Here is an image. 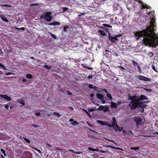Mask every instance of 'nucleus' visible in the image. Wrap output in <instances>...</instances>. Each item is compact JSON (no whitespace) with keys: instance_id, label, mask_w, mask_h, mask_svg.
<instances>
[{"instance_id":"35","label":"nucleus","mask_w":158,"mask_h":158,"mask_svg":"<svg viewBox=\"0 0 158 158\" xmlns=\"http://www.w3.org/2000/svg\"><path fill=\"white\" fill-rule=\"evenodd\" d=\"M69 9V8L66 7H63L62 8V10H63V11L62 12H64L65 11L68 10Z\"/></svg>"},{"instance_id":"42","label":"nucleus","mask_w":158,"mask_h":158,"mask_svg":"<svg viewBox=\"0 0 158 158\" xmlns=\"http://www.w3.org/2000/svg\"><path fill=\"white\" fill-rule=\"evenodd\" d=\"M96 109L95 108H91L88 110L89 112H93Z\"/></svg>"},{"instance_id":"39","label":"nucleus","mask_w":158,"mask_h":158,"mask_svg":"<svg viewBox=\"0 0 158 158\" xmlns=\"http://www.w3.org/2000/svg\"><path fill=\"white\" fill-rule=\"evenodd\" d=\"M10 103H7L5 105V107L6 109H8L9 107V104H10Z\"/></svg>"},{"instance_id":"41","label":"nucleus","mask_w":158,"mask_h":158,"mask_svg":"<svg viewBox=\"0 0 158 158\" xmlns=\"http://www.w3.org/2000/svg\"><path fill=\"white\" fill-rule=\"evenodd\" d=\"M39 5V4L37 3H32L31 4H30V6H38Z\"/></svg>"},{"instance_id":"63","label":"nucleus","mask_w":158,"mask_h":158,"mask_svg":"<svg viewBox=\"0 0 158 158\" xmlns=\"http://www.w3.org/2000/svg\"><path fill=\"white\" fill-rule=\"evenodd\" d=\"M118 67L119 68H121V69H124V70L125 69V68L123 67L122 66H118Z\"/></svg>"},{"instance_id":"55","label":"nucleus","mask_w":158,"mask_h":158,"mask_svg":"<svg viewBox=\"0 0 158 158\" xmlns=\"http://www.w3.org/2000/svg\"><path fill=\"white\" fill-rule=\"evenodd\" d=\"M41 114L40 112H36L35 114V115L36 116H39Z\"/></svg>"},{"instance_id":"21","label":"nucleus","mask_w":158,"mask_h":158,"mask_svg":"<svg viewBox=\"0 0 158 158\" xmlns=\"http://www.w3.org/2000/svg\"><path fill=\"white\" fill-rule=\"evenodd\" d=\"M88 149L90 151H94H94H97V152L99 151V150L98 149H94V148H92L91 147H89L88 148Z\"/></svg>"},{"instance_id":"9","label":"nucleus","mask_w":158,"mask_h":158,"mask_svg":"<svg viewBox=\"0 0 158 158\" xmlns=\"http://www.w3.org/2000/svg\"><path fill=\"white\" fill-rule=\"evenodd\" d=\"M108 37L109 38V40H110L113 43L115 42V41H118V40L117 38V36L115 35L114 37H112L109 33H108Z\"/></svg>"},{"instance_id":"50","label":"nucleus","mask_w":158,"mask_h":158,"mask_svg":"<svg viewBox=\"0 0 158 158\" xmlns=\"http://www.w3.org/2000/svg\"><path fill=\"white\" fill-rule=\"evenodd\" d=\"M88 129H89V130L90 131L94 132L95 133H97V132L93 129H91L90 128H89Z\"/></svg>"},{"instance_id":"48","label":"nucleus","mask_w":158,"mask_h":158,"mask_svg":"<svg viewBox=\"0 0 158 158\" xmlns=\"http://www.w3.org/2000/svg\"><path fill=\"white\" fill-rule=\"evenodd\" d=\"M94 86L91 84H89V87L90 89H93Z\"/></svg>"},{"instance_id":"49","label":"nucleus","mask_w":158,"mask_h":158,"mask_svg":"<svg viewBox=\"0 0 158 158\" xmlns=\"http://www.w3.org/2000/svg\"><path fill=\"white\" fill-rule=\"evenodd\" d=\"M13 73L12 72H8L5 74L6 75H9L12 74Z\"/></svg>"},{"instance_id":"15","label":"nucleus","mask_w":158,"mask_h":158,"mask_svg":"<svg viewBox=\"0 0 158 158\" xmlns=\"http://www.w3.org/2000/svg\"><path fill=\"white\" fill-rule=\"evenodd\" d=\"M0 17L1 19L4 22H9V21L8 19L4 15H1L0 16Z\"/></svg>"},{"instance_id":"60","label":"nucleus","mask_w":158,"mask_h":158,"mask_svg":"<svg viewBox=\"0 0 158 158\" xmlns=\"http://www.w3.org/2000/svg\"><path fill=\"white\" fill-rule=\"evenodd\" d=\"M56 150H58L59 151L62 150V149H61L60 148H59V147H56Z\"/></svg>"},{"instance_id":"47","label":"nucleus","mask_w":158,"mask_h":158,"mask_svg":"<svg viewBox=\"0 0 158 158\" xmlns=\"http://www.w3.org/2000/svg\"><path fill=\"white\" fill-rule=\"evenodd\" d=\"M77 13H78L81 14L80 15H78V17H81V15H84L85 14V13H81L80 12H78Z\"/></svg>"},{"instance_id":"32","label":"nucleus","mask_w":158,"mask_h":158,"mask_svg":"<svg viewBox=\"0 0 158 158\" xmlns=\"http://www.w3.org/2000/svg\"><path fill=\"white\" fill-rule=\"evenodd\" d=\"M107 96L109 98L110 100H112V98L110 94H109V93L107 94Z\"/></svg>"},{"instance_id":"4","label":"nucleus","mask_w":158,"mask_h":158,"mask_svg":"<svg viewBox=\"0 0 158 158\" xmlns=\"http://www.w3.org/2000/svg\"><path fill=\"white\" fill-rule=\"evenodd\" d=\"M135 77L137 79L141 81H151V79L150 78L141 75H135Z\"/></svg>"},{"instance_id":"59","label":"nucleus","mask_w":158,"mask_h":158,"mask_svg":"<svg viewBox=\"0 0 158 158\" xmlns=\"http://www.w3.org/2000/svg\"><path fill=\"white\" fill-rule=\"evenodd\" d=\"M87 77L89 79H92L93 77V76L91 75L88 76Z\"/></svg>"},{"instance_id":"8","label":"nucleus","mask_w":158,"mask_h":158,"mask_svg":"<svg viewBox=\"0 0 158 158\" xmlns=\"http://www.w3.org/2000/svg\"><path fill=\"white\" fill-rule=\"evenodd\" d=\"M112 126L113 128L115 129V131H116V128H120V127L116 123V120L115 117H114L112 118Z\"/></svg>"},{"instance_id":"19","label":"nucleus","mask_w":158,"mask_h":158,"mask_svg":"<svg viewBox=\"0 0 158 158\" xmlns=\"http://www.w3.org/2000/svg\"><path fill=\"white\" fill-rule=\"evenodd\" d=\"M111 106L112 108H116L117 107V106L116 105V103L113 102H111Z\"/></svg>"},{"instance_id":"18","label":"nucleus","mask_w":158,"mask_h":158,"mask_svg":"<svg viewBox=\"0 0 158 158\" xmlns=\"http://www.w3.org/2000/svg\"><path fill=\"white\" fill-rule=\"evenodd\" d=\"M106 147H108V148H111L114 149H117V150H123L121 148L115 147H114V146H111L108 145V146H106Z\"/></svg>"},{"instance_id":"43","label":"nucleus","mask_w":158,"mask_h":158,"mask_svg":"<svg viewBox=\"0 0 158 158\" xmlns=\"http://www.w3.org/2000/svg\"><path fill=\"white\" fill-rule=\"evenodd\" d=\"M148 55L150 57H152L153 56V53L152 52H150L148 53Z\"/></svg>"},{"instance_id":"25","label":"nucleus","mask_w":158,"mask_h":158,"mask_svg":"<svg viewBox=\"0 0 158 158\" xmlns=\"http://www.w3.org/2000/svg\"><path fill=\"white\" fill-rule=\"evenodd\" d=\"M44 67L46 68L47 69H51L52 67L51 65H44Z\"/></svg>"},{"instance_id":"52","label":"nucleus","mask_w":158,"mask_h":158,"mask_svg":"<svg viewBox=\"0 0 158 158\" xmlns=\"http://www.w3.org/2000/svg\"><path fill=\"white\" fill-rule=\"evenodd\" d=\"M72 124L74 126H75L76 125H78V123L76 121H74L73 123Z\"/></svg>"},{"instance_id":"64","label":"nucleus","mask_w":158,"mask_h":158,"mask_svg":"<svg viewBox=\"0 0 158 158\" xmlns=\"http://www.w3.org/2000/svg\"><path fill=\"white\" fill-rule=\"evenodd\" d=\"M26 80L25 78H23L22 80V81L23 82H25L26 81Z\"/></svg>"},{"instance_id":"7","label":"nucleus","mask_w":158,"mask_h":158,"mask_svg":"<svg viewBox=\"0 0 158 158\" xmlns=\"http://www.w3.org/2000/svg\"><path fill=\"white\" fill-rule=\"evenodd\" d=\"M142 100H139V108H141L142 109V110L141 112H143L144 111V109L146 108L147 105L146 104H144L143 101H142Z\"/></svg>"},{"instance_id":"44","label":"nucleus","mask_w":158,"mask_h":158,"mask_svg":"<svg viewBox=\"0 0 158 158\" xmlns=\"http://www.w3.org/2000/svg\"><path fill=\"white\" fill-rule=\"evenodd\" d=\"M51 35L53 38L55 39H56V38H57L56 36L55 35L52 34V33H51Z\"/></svg>"},{"instance_id":"51","label":"nucleus","mask_w":158,"mask_h":158,"mask_svg":"<svg viewBox=\"0 0 158 158\" xmlns=\"http://www.w3.org/2000/svg\"><path fill=\"white\" fill-rule=\"evenodd\" d=\"M84 67L85 68H86L88 69L89 70H92L93 69V68L91 67H88V66H84Z\"/></svg>"},{"instance_id":"38","label":"nucleus","mask_w":158,"mask_h":158,"mask_svg":"<svg viewBox=\"0 0 158 158\" xmlns=\"http://www.w3.org/2000/svg\"><path fill=\"white\" fill-rule=\"evenodd\" d=\"M1 152L4 154V156H6V152H5V150L1 148Z\"/></svg>"},{"instance_id":"33","label":"nucleus","mask_w":158,"mask_h":158,"mask_svg":"<svg viewBox=\"0 0 158 158\" xmlns=\"http://www.w3.org/2000/svg\"><path fill=\"white\" fill-rule=\"evenodd\" d=\"M103 25L104 27H107L111 28L112 27L111 25L107 24H103Z\"/></svg>"},{"instance_id":"37","label":"nucleus","mask_w":158,"mask_h":158,"mask_svg":"<svg viewBox=\"0 0 158 158\" xmlns=\"http://www.w3.org/2000/svg\"><path fill=\"white\" fill-rule=\"evenodd\" d=\"M130 149L132 150H138L139 149V148L138 147H131Z\"/></svg>"},{"instance_id":"14","label":"nucleus","mask_w":158,"mask_h":158,"mask_svg":"<svg viewBox=\"0 0 158 158\" xmlns=\"http://www.w3.org/2000/svg\"><path fill=\"white\" fill-rule=\"evenodd\" d=\"M147 14L148 15H151V16H150L151 18L155 17L154 16V11H150L148 13H147Z\"/></svg>"},{"instance_id":"12","label":"nucleus","mask_w":158,"mask_h":158,"mask_svg":"<svg viewBox=\"0 0 158 158\" xmlns=\"http://www.w3.org/2000/svg\"><path fill=\"white\" fill-rule=\"evenodd\" d=\"M138 98L139 100H144L145 99L148 100V98L147 97L144 95H141L139 97H138Z\"/></svg>"},{"instance_id":"3","label":"nucleus","mask_w":158,"mask_h":158,"mask_svg":"<svg viewBox=\"0 0 158 158\" xmlns=\"http://www.w3.org/2000/svg\"><path fill=\"white\" fill-rule=\"evenodd\" d=\"M134 121L136 122L137 127L143 125L145 121V119L143 117H135Z\"/></svg>"},{"instance_id":"20","label":"nucleus","mask_w":158,"mask_h":158,"mask_svg":"<svg viewBox=\"0 0 158 158\" xmlns=\"http://www.w3.org/2000/svg\"><path fill=\"white\" fill-rule=\"evenodd\" d=\"M118 6L117 4H114L113 6V10L114 11H116L118 9Z\"/></svg>"},{"instance_id":"29","label":"nucleus","mask_w":158,"mask_h":158,"mask_svg":"<svg viewBox=\"0 0 158 158\" xmlns=\"http://www.w3.org/2000/svg\"><path fill=\"white\" fill-rule=\"evenodd\" d=\"M53 114L54 115H56L57 117L59 118L61 117V115L58 113L56 112H53Z\"/></svg>"},{"instance_id":"31","label":"nucleus","mask_w":158,"mask_h":158,"mask_svg":"<svg viewBox=\"0 0 158 158\" xmlns=\"http://www.w3.org/2000/svg\"><path fill=\"white\" fill-rule=\"evenodd\" d=\"M26 77L29 79H31L32 77V76L31 74H28L26 75Z\"/></svg>"},{"instance_id":"61","label":"nucleus","mask_w":158,"mask_h":158,"mask_svg":"<svg viewBox=\"0 0 158 158\" xmlns=\"http://www.w3.org/2000/svg\"><path fill=\"white\" fill-rule=\"evenodd\" d=\"M127 132L125 130H123V134H124V135L125 134H127Z\"/></svg>"},{"instance_id":"53","label":"nucleus","mask_w":158,"mask_h":158,"mask_svg":"<svg viewBox=\"0 0 158 158\" xmlns=\"http://www.w3.org/2000/svg\"><path fill=\"white\" fill-rule=\"evenodd\" d=\"M31 126L33 127H39V126L38 125H36L35 124H31Z\"/></svg>"},{"instance_id":"10","label":"nucleus","mask_w":158,"mask_h":158,"mask_svg":"<svg viewBox=\"0 0 158 158\" xmlns=\"http://www.w3.org/2000/svg\"><path fill=\"white\" fill-rule=\"evenodd\" d=\"M138 2L141 4L140 7H141V9H149L150 8L149 6L146 4L144 5V3L142 1L139 0Z\"/></svg>"},{"instance_id":"62","label":"nucleus","mask_w":158,"mask_h":158,"mask_svg":"<svg viewBox=\"0 0 158 158\" xmlns=\"http://www.w3.org/2000/svg\"><path fill=\"white\" fill-rule=\"evenodd\" d=\"M102 90L103 91H105L107 94L108 92L107 91V90L106 89H102Z\"/></svg>"},{"instance_id":"28","label":"nucleus","mask_w":158,"mask_h":158,"mask_svg":"<svg viewBox=\"0 0 158 158\" xmlns=\"http://www.w3.org/2000/svg\"><path fill=\"white\" fill-rule=\"evenodd\" d=\"M83 110L86 113V114L90 117L91 118V116L89 113L85 109H83Z\"/></svg>"},{"instance_id":"22","label":"nucleus","mask_w":158,"mask_h":158,"mask_svg":"<svg viewBox=\"0 0 158 158\" xmlns=\"http://www.w3.org/2000/svg\"><path fill=\"white\" fill-rule=\"evenodd\" d=\"M18 102L20 104H22V106H24L25 105V103L23 100L20 99L18 100Z\"/></svg>"},{"instance_id":"13","label":"nucleus","mask_w":158,"mask_h":158,"mask_svg":"<svg viewBox=\"0 0 158 158\" xmlns=\"http://www.w3.org/2000/svg\"><path fill=\"white\" fill-rule=\"evenodd\" d=\"M48 25H59L60 24V23L59 22L56 21H54L53 22L48 23Z\"/></svg>"},{"instance_id":"6","label":"nucleus","mask_w":158,"mask_h":158,"mask_svg":"<svg viewBox=\"0 0 158 158\" xmlns=\"http://www.w3.org/2000/svg\"><path fill=\"white\" fill-rule=\"evenodd\" d=\"M96 110H103L104 112H106L109 110L108 106L106 105L104 106L102 105L100 106L99 108H97Z\"/></svg>"},{"instance_id":"58","label":"nucleus","mask_w":158,"mask_h":158,"mask_svg":"<svg viewBox=\"0 0 158 158\" xmlns=\"http://www.w3.org/2000/svg\"><path fill=\"white\" fill-rule=\"evenodd\" d=\"M40 19H45L44 18V15H40Z\"/></svg>"},{"instance_id":"56","label":"nucleus","mask_w":158,"mask_h":158,"mask_svg":"<svg viewBox=\"0 0 158 158\" xmlns=\"http://www.w3.org/2000/svg\"><path fill=\"white\" fill-rule=\"evenodd\" d=\"M130 134H132V135H133L132 131H129L127 133V135H129Z\"/></svg>"},{"instance_id":"36","label":"nucleus","mask_w":158,"mask_h":158,"mask_svg":"<svg viewBox=\"0 0 158 158\" xmlns=\"http://www.w3.org/2000/svg\"><path fill=\"white\" fill-rule=\"evenodd\" d=\"M0 67L5 70H7V69L2 64L0 63Z\"/></svg>"},{"instance_id":"16","label":"nucleus","mask_w":158,"mask_h":158,"mask_svg":"<svg viewBox=\"0 0 158 158\" xmlns=\"http://www.w3.org/2000/svg\"><path fill=\"white\" fill-rule=\"evenodd\" d=\"M96 96L97 98L100 99H102L104 98L103 95L99 93L96 94Z\"/></svg>"},{"instance_id":"1","label":"nucleus","mask_w":158,"mask_h":158,"mask_svg":"<svg viewBox=\"0 0 158 158\" xmlns=\"http://www.w3.org/2000/svg\"><path fill=\"white\" fill-rule=\"evenodd\" d=\"M151 19L150 26H148L146 29L142 31L135 32L134 35L135 36H138V38L143 36V41L145 45L155 47L158 45V37L154 32L156 28L155 24V18Z\"/></svg>"},{"instance_id":"27","label":"nucleus","mask_w":158,"mask_h":158,"mask_svg":"<svg viewBox=\"0 0 158 158\" xmlns=\"http://www.w3.org/2000/svg\"><path fill=\"white\" fill-rule=\"evenodd\" d=\"M69 150L70 151L72 152H73L76 153L77 154H81L82 153V152H74V151L72 149H69Z\"/></svg>"},{"instance_id":"26","label":"nucleus","mask_w":158,"mask_h":158,"mask_svg":"<svg viewBox=\"0 0 158 158\" xmlns=\"http://www.w3.org/2000/svg\"><path fill=\"white\" fill-rule=\"evenodd\" d=\"M93 89L95 90L97 92H99L100 91V90L101 89L100 88H98L97 86L94 87Z\"/></svg>"},{"instance_id":"17","label":"nucleus","mask_w":158,"mask_h":158,"mask_svg":"<svg viewBox=\"0 0 158 158\" xmlns=\"http://www.w3.org/2000/svg\"><path fill=\"white\" fill-rule=\"evenodd\" d=\"M98 32L100 33V34L103 36H105L106 35V33H105L104 31L101 30H99L98 31Z\"/></svg>"},{"instance_id":"2","label":"nucleus","mask_w":158,"mask_h":158,"mask_svg":"<svg viewBox=\"0 0 158 158\" xmlns=\"http://www.w3.org/2000/svg\"><path fill=\"white\" fill-rule=\"evenodd\" d=\"M128 99L131 100L129 102V106L132 110L139 108V99L136 94L131 96L130 94H128Z\"/></svg>"},{"instance_id":"45","label":"nucleus","mask_w":158,"mask_h":158,"mask_svg":"<svg viewBox=\"0 0 158 158\" xmlns=\"http://www.w3.org/2000/svg\"><path fill=\"white\" fill-rule=\"evenodd\" d=\"M152 69L153 70H154L155 72H157V71L156 70V68H155V66H154V65H152Z\"/></svg>"},{"instance_id":"34","label":"nucleus","mask_w":158,"mask_h":158,"mask_svg":"<svg viewBox=\"0 0 158 158\" xmlns=\"http://www.w3.org/2000/svg\"><path fill=\"white\" fill-rule=\"evenodd\" d=\"M143 89L148 92H151L152 91V90L151 89L144 88Z\"/></svg>"},{"instance_id":"24","label":"nucleus","mask_w":158,"mask_h":158,"mask_svg":"<svg viewBox=\"0 0 158 158\" xmlns=\"http://www.w3.org/2000/svg\"><path fill=\"white\" fill-rule=\"evenodd\" d=\"M97 122L100 124L101 125L104 126L105 125V123L103 122V121H100V120H97Z\"/></svg>"},{"instance_id":"11","label":"nucleus","mask_w":158,"mask_h":158,"mask_svg":"<svg viewBox=\"0 0 158 158\" xmlns=\"http://www.w3.org/2000/svg\"><path fill=\"white\" fill-rule=\"evenodd\" d=\"M0 97L3 98L5 99L8 101H10L11 100V98L10 97L8 96L7 95L1 94L0 95Z\"/></svg>"},{"instance_id":"57","label":"nucleus","mask_w":158,"mask_h":158,"mask_svg":"<svg viewBox=\"0 0 158 158\" xmlns=\"http://www.w3.org/2000/svg\"><path fill=\"white\" fill-rule=\"evenodd\" d=\"M102 101V103L103 104H105L106 103V101L104 99V98H103V99H101Z\"/></svg>"},{"instance_id":"23","label":"nucleus","mask_w":158,"mask_h":158,"mask_svg":"<svg viewBox=\"0 0 158 158\" xmlns=\"http://www.w3.org/2000/svg\"><path fill=\"white\" fill-rule=\"evenodd\" d=\"M132 64L134 66H135L137 67L138 65H139V64L136 61H135L134 60H132L131 61Z\"/></svg>"},{"instance_id":"40","label":"nucleus","mask_w":158,"mask_h":158,"mask_svg":"<svg viewBox=\"0 0 158 158\" xmlns=\"http://www.w3.org/2000/svg\"><path fill=\"white\" fill-rule=\"evenodd\" d=\"M2 6H6L8 7H11V5L8 4H3L2 5Z\"/></svg>"},{"instance_id":"30","label":"nucleus","mask_w":158,"mask_h":158,"mask_svg":"<svg viewBox=\"0 0 158 158\" xmlns=\"http://www.w3.org/2000/svg\"><path fill=\"white\" fill-rule=\"evenodd\" d=\"M23 138L27 143H31V141L29 139L24 137H23Z\"/></svg>"},{"instance_id":"46","label":"nucleus","mask_w":158,"mask_h":158,"mask_svg":"<svg viewBox=\"0 0 158 158\" xmlns=\"http://www.w3.org/2000/svg\"><path fill=\"white\" fill-rule=\"evenodd\" d=\"M69 28V27L68 26H66L64 27V31H67L66 28Z\"/></svg>"},{"instance_id":"54","label":"nucleus","mask_w":158,"mask_h":158,"mask_svg":"<svg viewBox=\"0 0 158 158\" xmlns=\"http://www.w3.org/2000/svg\"><path fill=\"white\" fill-rule=\"evenodd\" d=\"M115 128H116V127H115ZM116 131H117V130H118V131H121L123 129V127H120V128H116Z\"/></svg>"},{"instance_id":"5","label":"nucleus","mask_w":158,"mask_h":158,"mask_svg":"<svg viewBox=\"0 0 158 158\" xmlns=\"http://www.w3.org/2000/svg\"><path fill=\"white\" fill-rule=\"evenodd\" d=\"M52 14L51 12H46L44 14V18L45 20L48 22H50L52 19V16H51V15Z\"/></svg>"}]
</instances>
